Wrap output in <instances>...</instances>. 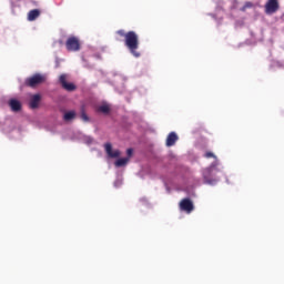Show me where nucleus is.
I'll use <instances>...</instances> for the list:
<instances>
[{"mask_svg":"<svg viewBox=\"0 0 284 284\" xmlns=\"http://www.w3.org/2000/svg\"><path fill=\"white\" fill-rule=\"evenodd\" d=\"M118 37H121L124 39V45L128 48L129 52L134 57L135 59H139L141 57V52H139V34H136L134 31H128L120 29L116 31Z\"/></svg>","mask_w":284,"mask_h":284,"instance_id":"nucleus-1","label":"nucleus"},{"mask_svg":"<svg viewBox=\"0 0 284 284\" xmlns=\"http://www.w3.org/2000/svg\"><path fill=\"white\" fill-rule=\"evenodd\" d=\"M41 83H45V75L41 73H36L24 80L27 88H37V85H41Z\"/></svg>","mask_w":284,"mask_h":284,"instance_id":"nucleus-2","label":"nucleus"},{"mask_svg":"<svg viewBox=\"0 0 284 284\" xmlns=\"http://www.w3.org/2000/svg\"><path fill=\"white\" fill-rule=\"evenodd\" d=\"M65 48L68 52H79V50H81V40L74 36H71L67 39Z\"/></svg>","mask_w":284,"mask_h":284,"instance_id":"nucleus-3","label":"nucleus"},{"mask_svg":"<svg viewBox=\"0 0 284 284\" xmlns=\"http://www.w3.org/2000/svg\"><path fill=\"white\" fill-rule=\"evenodd\" d=\"M277 10H281V3L278 0H267L264 4L265 14H276Z\"/></svg>","mask_w":284,"mask_h":284,"instance_id":"nucleus-4","label":"nucleus"},{"mask_svg":"<svg viewBox=\"0 0 284 284\" xmlns=\"http://www.w3.org/2000/svg\"><path fill=\"white\" fill-rule=\"evenodd\" d=\"M180 210L182 212H186V214H191L192 212H194V203L187 197L183 199L180 202Z\"/></svg>","mask_w":284,"mask_h":284,"instance_id":"nucleus-5","label":"nucleus"},{"mask_svg":"<svg viewBox=\"0 0 284 284\" xmlns=\"http://www.w3.org/2000/svg\"><path fill=\"white\" fill-rule=\"evenodd\" d=\"M59 81L63 90H67V92H74V90H77V85H74V83H68L67 74H61Z\"/></svg>","mask_w":284,"mask_h":284,"instance_id":"nucleus-6","label":"nucleus"},{"mask_svg":"<svg viewBox=\"0 0 284 284\" xmlns=\"http://www.w3.org/2000/svg\"><path fill=\"white\" fill-rule=\"evenodd\" d=\"M212 168L203 170V180L206 185H216V179L212 176Z\"/></svg>","mask_w":284,"mask_h":284,"instance_id":"nucleus-7","label":"nucleus"},{"mask_svg":"<svg viewBox=\"0 0 284 284\" xmlns=\"http://www.w3.org/2000/svg\"><path fill=\"white\" fill-rule=\"evenodd\" d=\"M104 150H105L108 156H110V159H119L121 156V151H119V150L112 151L111 143H105Z\"/></svg>","mask_w":284,"mask_h":284,"instance_id":"nucleus-8","label":"nucleus"},{"mask_svg":"<svg viewBox=\"0 0 284 284\" xmlns=\"http://www.w3.org/2000/svg\"><path fill=\"white\" fill-rule=\"evenodd\" d=\"M39 103H41V94H33L29 102L31 110H37V108H39Z\"/></svg>","mask_w":284,"mask_h":284,"instance_id":"nucleus-9","label":"nucleus"},{"mask_svg":"<svg viewBox=\"0 0 284 284\" xmlns=\"http://www.w3.org/2000/svg\"><path fill=\"white\" fill-rule=\"evenodd\" d=\"M179 141V135L175 132L169 133L166 138V148H172Z\"/></svg>","mask_w":284,"mask_h":284,"instance_id":"nucleus-10","label":"nucleus"},{"mask_svg":"<svg viewBox=\"0 0 284 284\" xmlns=\"http://www.w3.org/2000/svg\"><path fill=\"white\" fill-rule=\"evenodd\" d=\"M9 106L11 108L12 112H21V102L19 100L11 99L9 101Z\"/></svg>","mask_w":284,"mask_h":284,"instance_id":"nucleus-11","label":"nucleus"},{"mask_svg":"<svg viewBox=\"0 0 284 284\" xmlns=\"http://www.w3.org/2000/svg\"><path fill=\"white\" fill-rule=\"evenodd\" d=\"M39 17H41V10L33 9V10L29 11V13H28V21H37V19H39Z\"/></svg>","mask_w":284,"mask_h":284,"instance_id":"nucleus-12","label":"nucleus"},{"mask_svg":"<svg viewBox=\"0 0 284 284\" xmlns=\"http://www.w3.org/2000/svg\"><path fill=\"white\" fill-rule=\"evenodd\" d=\"M110 110V104L104 103L102 105L97 106L95 112H100L101 114H108Z\"/></svg>","mask_w":284,"mask_h":284,"instance_id":"nucleus-13","label":"nucleus"},{"mask_svg":"<svg viewBox=\"0 0 284 284\" xmlns=\"http://www.w3.org/2000/svg\"><path fill=\"white\" fill-rule=\"evenodd\" d=\"M128 163H130V158H121L116 160L114 164H115V168H123L128 165Z\"/></svg>","mask_w":284,"mask_h":284,"instance_id":"nucleus-14","label":"nucleus"},{"mask_svg":"<svg viewBox=\"0 0 284 284\" xmlns=\"http://www.w3.org/2000/svg\"><path fill=\"white\" fill-rule=\"evenodd\" d=\"M73 119H77V112L75 111H68L63 115V120L67 121V122L68 121H73Z\"/></svg>","mask_w":284,"mask_h":284,"instance_id":"nucleus-15","label":"nucleus"},{"mask_svg":"<svg viewBox=\"0 0 284 284\" xmlns=\"http://www.w3.org/2000/svg\"><path fill=\"white\" fill-rule=\"evenodd\" d=\"M80 116H81L82 121H84V123H88V121H90V116H88V113H85L84 108L81 109V115Z\"/></svg>","mask_w":284,"mask_h":284,"instance_id":"nucleus-16","label":"nucleus"},{"mask_svg":"<svg viewBox=\"0 0 284 284\" xmlns=\"http://www.w3.org/2000/svg\"><path fill=\"white\" fill-rule=\"evenodd\" d=\"M248 8H254V3L247 1L244 3V6L241 8L242 12H245V10H247Z\"/></svg>","mask_w":284,"mask_h":284,"instance_id":"nucleus-17","label":"nucleus"},{"mask_svg":"<svg viewBox=\"0 0 284 284\" xmlns=\"http://www.w3.org/2000/svg\"><path fill=\"white\" fill-rule=\"evenodd\" d=\"M204 156L205 159H216V155H214L212 152H206Z\"/></svg>","mask_w":284,"mask_h":284,"instance_id":"nucleus-18","label":"nucleus"},{"mask_svg":"<svg viewBox=\"0 0 284 284\" xmlns=\"http://www.w3.org/2000/svg\"><path fill=\"white\" fill-rule=\"evenodd\" d=\"M134 153V151L132 149H128L126 150V154H128V159H130V156H132V154Z\"/></svg>","mask_w":284,"mask_h":284,"instance_id":"nucleus-19","label":"nucleus"}]
</instances>
